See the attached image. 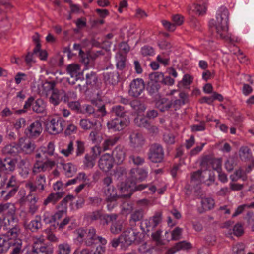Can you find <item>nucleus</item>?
Returning <instances> with one entry per match:
<instances>
[{"label":"nucleus","mask_w":254,"mask_h":254,"mask_svg":"<svg viewBox=\"0 0 254 254\" xmlns=\"http://www.w3.org/2000/svg\"><path fill=\"white\" fill-rule=\"evenodd\" d=\"M66 71L71 77L68 79L69 84L74 85L78 80H83V74L80 71V67L78 64H72L68 65L67 66Z\"/></svg>","instance_id":"obj_11"},{"label":"nucleus","mask_w":254,"mask_h":254,"mask_svg":"<svg viewBox=\"0 0 254 254\" xmlns=\"http://www.w3.org/2000/svg\"><path fill=\"white\" fill-rule=\"evenodd\" d=\"M104 193L106 197L105 201L117 200L121 197V195L117 193V190L114 187L104 188Z\"/></svg>","instance_id":"obj_30"},{"label":"nucleus","mask_w":254,"mask_h":254,"mask_svg":"<svg viewBox=\"0 0 254 254\" xmlns=\"http://www.w3.org/2000/svg\"><path fill=\"white\" fill-rule=\"evenodd\" d=\"M63 192H61L50 193L44 200L43 205L46 206L50 203L55 204L59 199L63 197Z\"/></svg>","instance_id":"obj_37"},{"label":"nucleus","mask_w":254,"mask_h":254,"mask_svg":"<svg viewBox=\"0 0 254 254\" xmlns=\"http://www.w3.org/2000/svg\"><path fill=\"white\" fill-rule=\"evenodd\" d=\"M64 91H59L57 89L53 90L49 98L50 102L54 106H57L60 104L64 96Z\"/></svg>","instance_id":"obj_34"},{"label":"nucleus","mask_w":254,"mask_h":254,"mask_svg":"<svg viewBox=\"0 0 254 254\" xmlns=\"http://www.w3.org/2000/svg\"><path fill=\"white\" fill-rule=\"evenodd\" d=\"M13 239H9L6 235H0V253L6 252L11 246Z\"/></svg>","instance_id":"obj_33"},{"label":"nucleus","mask_w":254,"mask_h":254,"mask_svg":"<svg viewBox=\"0 0 254 254\" xmlns=\"http://www.w3.org/2000/svg\"><path fill=\"white\" fill-rule=\"evenodd\" d=\"M201 203L204 211L213 208L215 205L214 200L212 198H203L201 199Z\"/></svg>","instance_id":"obj_45"},{"label":"nucleus","mask_w":254,"mask_h":254,"mask_svg":"<svg viewBox=\"0 0 254 254\" xmlns=\"http://www.w3.org/2000/svg\"><path fill=\"white\" fill-rule=\"evenodd\" d=\"M81 57V61L84 64V69H87L89 67H93L94 63L93 61H91V59L90 54H86L84 52L80 55Z\"/></svg>","instance_id":"obj_52"},{"label":"nucleus","mask_w":254,"mask_h":254,"mask_svg":"<svg viewBox=\"0 0 254 254\" xmlns=\"http://www.w3.org/2000/svg\"><path fill=\"white\" fill-rule=\"evenodd\" d=\"M42 130L41 123L39 121H35L27 127L24 133L29 138L35 139L41 134Z\"/></svg>","instance_id":"obj_12"},{"label":"nucleus","mask_w":254,"mask_h":254,"mask_svg":"<svg viewBox=\"0 0 254 254\" xmlns=\"http://www.w3.org/2000/svg\"><path fill=\"white\" fill-rule=\"evenodd\" d=\"M73 198L72 195H67L60 203L59 205L57 206V208L58 210L53 215L54 222L60 219L64 215L66 214L67 211V203Z\"/></svg>","instance_id":"obj_18"},{"label":"nucleus","mask_w":254,"mask_h":254,"mask_svg":"<svg viewBox=\"0 0 254 254\" xmlns=\"http://www.w3.org/2000/svg\"><path fill=\"white\" fill-rule=\"evenodd\" d=\"M130 105L134 110L137 111L138 113L143 112L146 109L145 105L138 100L132 101L130 103Z\"/></svg>","instance_id":"obj_56"},{"label":"nucleus","mask_w":254,"mask_h":254,"mask_svg":"<svg viewBox=\"0 0 254 254\" xmlns=\"http://www.w3.org/2000/svg\"><path fill=\"white\" fill-rule=\"evenodd\" d=\"M76 148L75 151L76 156H80L82 155L85 152V146L83 142L77 140L76 141Z\"/></svg>","instance_id":"obj_63"},{"label":"nucleus","mask_w":254,"mask_h":254,"mask_svg":"<svg viewBox=\"0 0 254 254\" xmlns=\"http://www.w3.org/2000/svg\"><path fill=\"white\" fill-rule=\"evenodd\" d=\"M128 125L126 119L115 118L109 121L107 123V128L115 131H120L123 130Z\"/></svg>","instance_id":"obj_15"},{"label":"nucleus","mask_w":254,"mask_h":254,"mask_svg":"<svg viewBox=\"0 0 254 254\" xmlns=\"http://www.w3.org/2000/svg\"><path fill=\"white\" fill-rule=\"evenodd\" d=\"M251 156V150L247 146H242L239 150V156L241 160H246Z\"/></svg>","instance_id":"obj_54"},{"label":"nucleus","mask_w":254,"mask_h":254,"mask_svg":"<svg viewBox=\"0 0 254 254\" xmlns=\"http://www.w3.org/2000/svg\"><path fill=\"white\" fill-rule=\"evenodd\" d=\"M136 125L140 127L146 128L149 127L150 122L144 117H137L134 119Z\"/></svg>","instance_id":"obj_55"},{"label":"nucleus","mask_w":254,"mask_h":254,"mask_svg":"<svg viewBox=\"0 0 254 254\" xmlns=\"http://www.w3.org/2000/svg\"><path fill=\"white\" fill-rule=\"evenodd\" d=\"M25 188L29 190L28 196H32L34 192H42L46 187V178L44 174L37 175L34 181L28 180L25 184Z\"/></svg>","instance_id":"obj_4"},{"label":"nucleus","mask_w":254,"mask_h":254,"mask_svg":"<svg viewBox=\"0 0 254 254\" xmlns=\"http://www.w3.org/2000/svg\"><path fill=\"white\" fill-rule=\"evenodd\" d=\"M172 105V102L166 98H160L155 102L156 107L162 112L168 111Z\"/></svg>","instance_id":"obj_29"},{"label":"nucleus","mask_w":254,"mask_h":254,"mask_svg":"<svg viewBox=\"0 0 254 254\" xmlns=\"http://www.w3.org/2000/svg\"><path fill=\"white\" fill-rule=\"evenodd\" d=\"M7 219V221L16 218L14 205L10 203L0 204V216Z\"/></svg>","instance_id":"obj_14"},{"label":"nucleus","mask_w":254,"mask_h":254,"mask_svg":"<svg viewBox=\"0 0 254 254\" xmlns=\"http://www.w3.org/2000/svg\"><path fill=\"white\" fill-rule=\"evenodd\" d=\"M145 189H147V190L145 191L147 193L149 194H153L155 192L156 190V186L153 184L152 183L149 184H141L138 185H137L135 187V190H143Z\"/></svg>","instance_id":"obj_39"},{"label":"nucleus","mask_w":254,"mask_h":254,"mask_svg":"<svg viewBox=\"0 0 254 254\" xmlns=\"http://www.w3.org/2000/svg\"><path fill=\"white\" fill-rule=\"evenodd\" d=\"M129 139L130 146L134 148L142 146L144 144L143 135L137 131H132L129 133Z\"/></svg>","instance_id":"obj_23"},{"label":"nucleus","mask_w":254,"mask_h":254,"mask_svg":"<svg viewBox=\"0 0 254 254\" xmlns=\"http://www.w3.org/2000/svg\"><path fill=\"white\" fill-rule=\"evenodd\" d=\"M5 227L8 230L6 236L9 239H18L17 238L20 233V229L18 225L16 218L5 222Z\"/></svg>","instance_id":"obj_13"},{"label":"nucleus","mask_w":254,"mask_h":254,"mask_svg":"<svg viewBox=\"0 0 254 254\" xmlns=\"http://www.w3.org/2000/svg\"><path fill=\"white\" fill-rule=\"evenodd\" d=\"M41 217L40 215H36L34 220H32L28 224V228L32 232L36 231L41 227Z\"/></svg>","instance_id":"obj_49"},{"label":"nucleus","mask_w":254,"mask_h":254,"mask_svg":"<svg viewBox=\"0 0 254 254\" xmlns=\"http://www.w3.org/2000/svg\"><path fill=\"white\" fill-rule=\"evenodd\" d=\"M85 111L89 115H92L94 118H97L105 116L107 114L105 105L101 106L96 105L95 107L92 105H86Z\"/></svg>","instance_id":"obj_20"},{"label":"nucleus","mask_w":254,"mask_h":254,"mask_svg":"<svg viewBox=\"0 0 254 254\" xmlns=\"http://www.w3.org/2000/svg\"><path fill=\"white\" fill-rule=\"evenodd\" d=\"M191 248L192 245L190 243L182 241L176 243L172 248L169 249L166 252L165 254H174L179 251L189 250Z\"/></svg>","instance_id":"obj_27"},{"label":"nucleus","mask_w":254,"mask_h":254,"mask_svg":"<svg viewBox=\"0 0 254 254\" xmlns=\"http://www.w3.org/2000/svg\"><path fill=\"white\" fill-rule=\"evenodd\" d=\"M129 159L130 161H132L134 165L137 166L142 165L145 162L144 158L136 155H130Z\"/></svg>","instance_id":"obj_59"},{"label":"nucleus","mask_w":254,"mask_h":254,"mask_svg":"<svg viewBox=\"0 0 254 254\" xmlns=\"http://www.w3.org/2000/svg\"><path fill=\"white\" fill-rule=\"evenodd\" d=\"M79 125L84 130L94 129L97 125V121L91 120L89 119H82L79 122Z\"/></svg>","instance_id":"obj_38"},{"label":"nucleus","mask_w":254,"mask_h":254,"mask_svg":"<svg viewBox=\"0 0 254 254\" xmlns=\"http://www.w3.org/2000/svg\"><path fill=\"white\" fill-rule=\"evenodd\" d=\"M164 155V150L161 145L158 143H154L150 145L148 157L152 162H161L163 160Z\"/></svg>","instance_id":"obj_7"},{"label":"nucleus","mask_w":254,"mask_h":254,"mask_svg":"<svg viewBox=\"0 0 254 254\" xmlns=\"http://www.w3.org/2000/svg\"><path fill=\"white\" fill-rule=\"evenodd\" d=\"M113 166V160L109 154L103 155L99 160L98 166L104 172H108Z\"/></svg>","instance_id":"obj_24"},{"label":"nucleus","mask_w":254,"mask_h":254,"mask_svg":"<svg viewBox=\"0 0 254 254\" xmlns=\"http://www.w3.org/2000/svg\"><path fill=\"white\" fill-rule=\"evenodd\" d=\"M116 66L119 70H123L126 67V56L120 52H118L115 55Z\"/></svg>","instance_id":"obj_32"},{"label":"nucleus","mask_w":254,"mask_h":254,"mask_svg":"<svg viewBox=\"0 0 254 254\" xmlns=\"http://www.w3.org/2000/svg\"><path fill=\"white\" fill-rule=\"evenodd\" d=\"M33 246L38 254H52L53 253V249L44 244L43 237L35 239Z\"/></svg>","instance_id":"obj_16"},{"label":"nucleus","mask_w":254,"mask_h":254,"mask_svg":"<svg viewBox=\"0 0 254 254\" xmlns=\"http://www.w3.org/2000/svg\"><path fill=\"white\" fill-rule=\"evenodd\" d=\"M98 81V76L96 72L91 71L86 75V83L87 85L94 86Z\"/></svg>","instance_id":"obj_44"},{"label":"nucleus","mask_w":254,"mask_h":254,"mask_svg":"<svg viewBox=\"0 0 254 254\" xmlns=\"http://www.w3.org/2000/svg\"><path fill=\"white\" fill-rule=\"evenodd\" d=\"M144 88L145 83L142 79H134L130 83L128 94L131 97H137L141 94Z\"/></svg>","instance_id":"obj_10"},{"label":"nucleus","mask_w":254,"mask_h":254,"mask_svg":"<svg viewBox=\"0 0 254 254\" xmlns=\"http://www.w3.org/2000/svg\"><path fill=\"white\" fill-rule=\"evenodd\" d=\"M82 180H86V175L84 173H79L76 178L68 180L65 184V186L67 187L69 185L75 184L81 181Z\"/></svg>","instance_id":"obj_58"},{"label":"nucleus","mask_w":254,"mask_h":254,"mask_svg":"<svg viewBox=\"0 0 254 254\" xmlns=\"http://www.w3.org/2000/svg\"><path fill=\"white\" fill-rule=\"evenodd\" d=\"M77 240L79 242H84L86 246L90 247L97 243V241L102 245L107 243V240L102 236L96 234V230L93 227L84 229L79 228L76 231Z\"/></svg>","instance_id":"obj_3"},{"label":"nucleus","mask_w":254,"mask_h":254,"mask_svg":"<svg viewBox=\"0 0 254 254\" xmlns=\"http://www.w3.org/2000/svg\"><path fill=\"white\" fill-rule=\"evenodd\" d=\"M120 137L118 136H109L106 138L102 144V149L103 151L110 150L116 145L120 140Z\"/></svg>","instance_id":"obj_31"},{"label":"nucleus","mask_w":254,"mask_h":254,"mask_svg":"<svg viewBox=\"0 0 254 254\" xmlns=\"http://www.w3.org/2000/svg\"><path fill=\"white\" fill-rule=\"evenodd\" d=\"M126 156V150L121 145L117 146L112 151V159L118 164H121L125 160Z\"/></svg>","instance_id":"obj_25"},{"label":"nucleus","mask_w":254,"mask_h":254,"mask_svg":"<svg viewBox=\"0 0 254 254\" xmlns=\"http://www.w3.org/2000/svg\"><path fill=\"white\" fill-rule=\"evenodd\" d=\"M21 138L19 141V147L20 152H22L24 154L30 155L32 154L35 151L36 145L35 143L30 140H27L24 142H21Z\"/></svg>","instance_id":"obj_26"},{"label":"nucleus","mask_w":254,"mask_h":254,"mask_svg":"<svg viewBox=\"0 0 254 254\" xmlns=\"http://www.w3.org/2000/svg\"><path fill=\"white\" fill-rule=\"evenodd\" d=\"M147 177L148 171L144 168H132L130 170L129 178L134 183L144 181Z\"/></svg>","instance_id":"obj_17"},{"label":"nucleus","mask_w":254,"mask_h":254,"mask_svg":"<svg viewBox=\"0 0 254 254\" xmlns=\"http://www.w3.org/2000/svg\"><path fill=\"white\" fill-rule=\"evenodd\" d=\"M229 15L228 9L221 7L217 11L216 20H211L209 25L210 28L216 30L218 37L229 42H234L237 39L228 32Z\"/></svg>","instance_id":"obj_2"},{"label":"nucleus","mask_w":254,"mask_h":254,"mask_svg":"<svg viewBox=\"0 0 254 254\" xmlns=\"http://www.w3.org/2000/svg\"><path fill=\"white\" fill-rule=\"evenodd\" d=\"M71 251L70 245L67 243L60 244L56 251V254H69Z\"/></svg>","instance_id":"obj_46"},{"label":"nucleus","mask_w":254,"mask_h":254,"mask_svg":"<svg viewBox=\"0 0 254 254\" xmlns=\"http://www.w3.org/2000/svg\"><path fill=\"white\" fill-rule=\"evenodd\" d=\"M162 215L161 212H156L152 217L141 223V229L147 232L153 230L161 222Z\"/></svg>","instance_id":"obj_9"},{"label":"nucleus","mask_w":254,"mask_h":254,"mask_svg":"<svg viewBox=\"0 0 254 254\" xmlns=\"http://www.w3.org/2000/svg\"><path fill=\"white\" fill-rule=\"evenodd\" d=\"M124 228V223L121 221H115L112 222L111 224L110 231L114 235H117L120 233Z\"/></svg>","instance_id":"obj_41"},{"label":"nucleus","mask_w":254,"mask_h":254,"mask_svg":"<svg viewBox=\"0 0 254 254\" xmlns=\"http://www.w3.org/2000/svg\"><path fill=\"white\" fill-rule=\"evenodd\" d=\"M28 163V160L24 159H21L18 165L19 169V174L23 178H27L29 174L30 169L29 167L27 166Z\"/></svg>","instance_id":"obj_35"},{"label":"nucleus","mask_w":254,"mask_h":254,"mask_svg":"<svg viewBox=\"0 0 254 254\" xmlns=\"http://www.w3.org/2000/svg\"><path fill=\"white\" fill-rule=\"evenodd\" d=\"M32 106V110L36 113H46V104L41 99L34 101V98L31 96L25 102L24 109H30Z\"/></svg>","instance_id":"obj_8"},{"label":"nucleus","mask_w":254,"mask_h":254,"mask_svg":"<svg viewBox=\"0 0 254 254\" xmlns=\"http://www.w3.org/2000/svg\"><path fill=\"white\" fill-rule=\"evenodd\" d=\"M118 215L117 214L112 213L110 214H103L100 220L101 224L105 226L108 225L109 223H112V222L117 220Z\"/></svg>","instance_id":"obj_42"},{"label":"nucleus","mask_w":254,"mask_h":254,"mask_svg":"<svg viewBox=\"0 0 254 254\" xmlns=\"http://www.w3.org/2000/svg\"><path fill=\"white\" fill-rule=\"evenodd\" d=\"M143 216V212L142 210H137L131 214L129 223L131 226H134L136 222L142 219Z\"/></svg>","instance_id":"obj_43"},{"label":"nucleus","mask_w":254,"mask_h":254,"mask_svg":"<svg viewBox=\"0 0 254 254\" xmlns=\"http://www.w3.org/2000/svg\"><path fill=\"white\" fill-rule=\"evenodd\" d=\"M40 149L44 158H42L41 153L35 154L36 160L32 168V173L34 175L49 171L54 167L56 164L55 161L49 158V157L54 156L55 159L59 158L55 152V145L52 141L49 142L46 147H41Z\"/></svg>","instance_id":"obj_1"},{"label":"nucleus","mask_w":254,"mask_h":254,"mask_svg":"<svg viewBox=\"0 0 254 254\" xmlns=\"http://www.w3.org/2000/svg\"><path fill=\"white\" fill-rule=\"evenodd\" d=\"M64 173L67 177H72L76 172V168L74 165L71 163L63 164Z\"/></svg>","instance_id":"obj_48"},{"label":"nucleus","mask_w":254,"mask_h":254,"mask_svg":"<svg viewBox=\"0 0 254 254\" xmlns=\"http://www.w3.org/2000/svg\"><path fill=\"white\" fill-rule=\"evenodd\" d=\"M160 88L159 83L150 81L148 83L147 90L150 95L155 96L158 94Z\"/></svg>","instance_id":"obj_53"},{"label":"nucleus","mask_w":254,"mask_h":254,"mask_svg":"<svg viewBox=\"0 0 254 254\" xmlns=\"http://www.w3.org/2000/svg\"><path fill=\"white\" fill-rule=\"evenodd\" d=\"M16 160L14 159L5 158L2 160V171L13 172L15 168Z\"/></svg>","instance_id":"obj_36"},{"label":"nucleus","mask_w":254,"mask_h":254,"mask_svg":"<svg viewBox=\"0 0 254 254\" xmlns=\"http://www.w3.org/2000/svg\"><path fill=\"white\" fill-rule=\"evenodd\" d=\"M206 174V172L203 173L201 170H198L192 173L191 175V180L193 181H199L203 182L204 181L205 175Z\"/></svg>","instance_id":"obj_60"},{"label":"nucleus","mask_w":254,"mask_h":254,"mask_svg":"<svg viewBox=\"0 0 254 254\" xmlns=\"http://www.w3.org/2000/svg\"><path fill=\"white\" fill-rule=\"evenodd\" d=\"M2 152L4 154L15 156L20 152L19 144L13 143L7 144L2 148Z\"/></svg>","instance_id":"obj_28"},{"label":"nucleus","mask_w":254,"mask_h":254,"mask_svg":"<svg viewBox=\"0 0 254 254\" xmlns=\"http://www.w3.org/2000/svg\"><path fill=\"white\" fill-rule=\"evenodd\" d=\"M19 186L16 177L12 175L8 180L4 190H0V197H2L3 200H9L17 192Z\"/></svg>","instance_id":"obj_5"},{"label":"nucleus","mask_w":254,"mask_h":254,"mask_svg":"<svg viewBox=\"0 0 254 254\" xmlns=\"http://www.w3.org/2000/svg\"><path fill=\"white\" fill-rule=\"evenodd\" d=\"M66 148L62 149L60 150V153L65 157H68L71 155L74 151L73 142L69 141L65 144Z\"/></svg>","instance_id":"obj_50"},{"label":"nucleus","mask_w":254,"mask_h":254,"mask_svg":"<svg viewBox=\"0 0 254 254\" xmlns=\"http://www.w3.org/2000/svg\"><path fill=\"white\" fill-rule=\"evenodd\" d=\"M111 112L119 118H124L127 113V111L125 107L119 105L113 106Z\"/></svg>","instance_id":"obj_40"},{"label":"nucleus","mask_w":254,"mask_h":254,"mask_svg":"<svg viewBox=\"0 0 254 254\" xmlns=\"http://www.w3.org/2000/svg\"><path fill=\"white\" fill-rule=\"evenodd\" d=\"M103 79L106 84L115 85L119 81L120 75L115 69L107 70L103 73Z\"/></svg>","instance_id":"obj_22"},{"label":"nucleus","mask_w":254,"mask_h":254,"mask_svg":"<svg viewBox=\"0 0 254 254\" xmlns=\"http://www.w3.org/2000/svg\"><path fill=\"white\" fill-rule=\"evenodd\" d=\"M10 247L12 250L10 254H19L21 251L22 241L21 239H13Z\"/></svg>","instance_id":"obj_47"},{"label":"nucleus","mask_w":254,"mask_h":254,"mask_svg":"<svg viewBox=\"0 0 254 254\" xmlns=\"http://www.w3.org/2000/svg\"><path fill=\"white\" fill-rule=\"evenodd\" d=\"M92 154H87L83 161L84 166L87 168H92L95 165V161L98 156L101 153L99 147L95 146L92 148Z\"/></svg>","instance_id":"obj_19"},{"label":"nucleus","mask_w":254,"mask_h":254,"mask_svg":"<svg viewBox=\"0 0 254 254\" xmlns=\"http://www.w3.org/2000/svg\"><path fill=\"white\" fill-rule=\"evenodd\" d=\"M141 53L143 56H152L154 55V49L149 46H144L141 49Z\"/></svg>","instance_id":"obj_62"},{"label":"nucleus","mask_w":254,"mask_h":254,"mask_svg":"<svg viewBox=\"0 0 254 254\" xmlns=\"http://www.w3.org/2000/svg\"><path fill=\"white\" fill-rule=\"evenodd\" d=\"M183 229L179 227H176L171 232V240L177 241L182 237Z\"/></svg>","instance_id":"obj_61"},{"label":"nucleus","mask_w":254,"mask_h":254,"mask_svg":"<svg viewBox=\"0 0 254 254\" xmlns=\"http://www.w3.org/2000/svg\"><path fill=\"white\" fill-rule=\"evenodd\" d=\"M139 233L131 229H127L120 235V238L123 241V246H129L134 242L138 235Z\"/></svg>","instance_id":"obj_21"},{"label":"nucleus","mask_w":254,"mask_h":254,"mask_svg":"<svg viewBox=\"0 0 254 254\" xmlns=\"http://www.w3.org/2000/svg\"><path fill=\"white\" fill-rule=\"evenodd\" d=\"M66 125L65 121L61 118H53L47 121L46 129L51 134H57L61 132Z\"/></svg>","instance_id":"obj_6"},{"label":"nucleus","mask_w":254,"mask_h":254,"mask_svg":"<svg viewBox=\"0 0 254 254\" xmlns=\"http://www.w3.org/2000/svg\"><path fill=\"white\" fill-rule=\"evenodd\" d=\"M38 198L36 196L32 197L29 200L28 212L32 215L35 214L38 209V206L36 204Z\"/></svg>","instance_id":"obj_51"},{"label":"nucleus","mask_w":254,"mask_h":254,"mask_svg":"<svg viewBox=\"0 0 254 254\" xmlns=\"http://www.w3.org/2000/svg\"><path fill=\"white\" fill-rule=\"evenodd\" d=\"M164 74L162 72H155L149 74V78L152 82H162Z\"/></svg>","instance_id":"obj_57"},{"label":"nucleus","mask_w":254,"mask_h":254,"mask_svg":"<svg viewBox=\"0 0 254 254\" xmlns=\"http://www.w3.org/2000/svg\"><path fill=\"white\" fill-rule=\"evenodd\" d=\"M245 246L243 243H239L233 247L234 254H245Z\"/></svg>","instance_id":"obj_64"}]
</instances>
